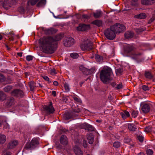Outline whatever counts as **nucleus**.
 Here are the masks:
<instances>
[{"instance_id": "nucleus-1", "label": "nucleus", "mask_w": 155, "mask_h": 155, "mask_svg": "<svg viewBox=\"0 0 155 155\" xmlns=\"http://www.w3.org/2000/svg\"><path fill=\"white\" fill-rule=\"evenodd\" d=\"M61 35H58L55 36H45L39 40V45L46 52L53 53L55 47L58 43V41L61 39Z\"/></svg>"}, {"instance_id": "nucleus-2", "label": "nucleus", "mask_w": 155, "mask_h": 155, "mask_svg": "<svg viewBox=\"0 0 155 155\" xmlns=\"http://www.w3.org/2000/svg\"><path fill=\"white\" fill-rule=\"evenodd\" d=\"M112 74L111 69L107 66H104L101 72L100 79L104 83H106L112 79Z\"/></svg>"}, {"instance_id": "nucleus-3", "label": "nucleus", "mask_w": 155, "mask_h": 155, "mask_svg": "<svg viewBox=\"0 0 155 155\" xmlns=\"http://www.w3.org/2000/svg\"><path fill=\"white\" fill-rule=\"evenodd\" d=\"M134 47L131 45H127L124 46V51L126 53L129 54L134 58H138L142 54L134 51Z\"/></svg>"}, {"instance_id": "nucleus-4", "label": "nucleus", "mask_w": 155, "mask_h": 155, "mask_svg": "<svg viewBox=\"0 0 155 155\" xmlns=\"http://www.w3.org/2000/svg\"><path fill=\"white\" fill-rule=\"evenodd\" d=\"M116 33L114 29L111 28V26L110 28L107 29L104 31V34L106 37L108 39L111 40L115 38Z\"/></svg>"}, {"instance_id": "nucleus-5", "label": "nucleus", "mask_w": 155, "mask_h": 155, "mask_svg": "<svg viewBox=\"0 0 155 155\" xmlns=\"http://www.w3.org/2000/svg\"><path fill=\"white\" fill-rule=\"evenodd\" d=\"M111 28L114 29L116 33H119L125 30L126 27L123 25L116 23L114 25L111 26Z\"/></svg>"}, {"instance_id": "nucleus-6", "label": "nucleus", "mask_w": 155, "mask_h": 155, "mask_svg": "<svg viewBox=\"0 0 155 155\" xmlns=\"http://www.w3.org/2000/svg\"><path fill=\"white\" fill-rule=\"evenodd\" d=\"M81 48L83 51L90 50L92 48L91 44L88 41H86L83 42L81 45Z\"/></svg>"}, {"instance_id": "nucleus-7", "label": "nucleus", "mask_w": 155, "mask_h": 155, "mask_svg": "<svg viewBox=\"0 0 155 155\" xmlns=\"http://www.w3.org/2000/svg\"><path fill=\"white\" fill-rule=\"evenodd\" d=\"M74 40L72 38H67L64 39L63 44L66 47H70L74 44Z\"/></svg>"}, {"instance_id": "nucleus-8", "label": "nucleus", "mask_w": 155, "mask_h": 155, "mask_svg": "<svg viewBox=\"0 0 155 155\" xmlns=\"http://www.w3.org/2000/svg\"><path fill=\"white\" fill-rule=\"evenodd\" d=\"M90 28L89 25L85 24H80L77 27V30L78 31H81L88 30Z\"/></svg>"}, {"instance_id": "nucleus-9", "label": "nucleus", "mask_w": 155, "mask_h": 155, "mask_svg": "<svg viewBox=\"0 0 155 155\" xmlns=\"http://www.w3.org/2000/svg\"><path fill=\"white\" fill-rule=\"evenodd\" d=\"M45 110L48 114H50L53 113L54 111V108L52 106L51 103H50L49 105L45 107Z\"/></svg>"}, {"instance_id": "nucleus-10", "label": "nucleus", "mask_w": 155, "mask_h": 155, "mask_svg": "<svg viewBox=\"0 0 155 155\" xmlns=\"http://www.w3.org/2000/svg\"><path fill=\"white\" fill-rule=\"evenodd\" d=\"M141 110L144 113H147L150 111V107L148 104H145L142 106Z\"/></svg>"}, {"instance_id": "nucleus-11", "label": "nucleus", "mask_w": 155, "mask_h": 155, "mask_svg": "<svg viewBox=\"0 0 155 155\" xmlns=\"http://www.w3.org/2000/svg\"><path fill=\"white\" fill-rule=\"evenodd\" d=\"M12 95L14 96H21L23 95V92L19 90H15L12 92Z\"/></svg>"}, {"instance_id": "nucleus-12", "label": "nucleus", "mask_w": 155, "mask_h": 155, "mask_svg": "<svg viewBox=\"0 0 155 155\" xmlns=\"http://www.w3.org/2000/svg\"><path fill=\"white\" fill-rule=\"evenodd\" d=\"M155 2V0H142L141 3L145 5H149L153 4Z\"/></svg>"}, {"instance_id": "nucleus-13", "label": "nucleus", "mask_w": 155, "mask_h": 155, "mask_svg": "<svg viewBox=\"0 0 155 155\" xmlns=\"http://www.w3.org/2000/svg\"><path fill=\"white\" fill-rule=\"evenodd\" d=\"M74 149L76 155H82L83 152L78 146H74Z\"/></svg>"}, {"instance_id": "nucleus-14", "label": "nucleus", "mask_w": 155, "mask_h": 155, "mask_svg": "<svg viewBox=\"0 0 155 155\" xmlns=\"http://www.w3.org/2000/svg\"><path fill=\"white\" fill-rule=\"evenodd\" d=\"M60 142L61 144H67L68 141L67 140V137L66 136L64 135L61 136L60 139Z\"/></svg>"}, {"instance_id": "nucleus-15", "label": "nucleus", "mask_w": 155, "mask_h": 155, "mask_svg": "<svg viewBox=\"0 0 155 155\" xmlns=\"http://www.w3.org/2000/svg\"><path fill=\"white\" fill-rule=\"evenodd\" d=\"M94 16L96 18L100 17L102 15V12L100 10L96 11L93 13Z\"/></svg>"}, {"instance_id": "nucleus-16", "label": "nucleus", "mask_w": 155, "mask_h": 155, "mask_svg": "<svg viewBox=\"0 0 155 155\" xmlns=\"http://www.w3.org/2000/svg\"><path fill=\"white\" fill-rule=\"evenodd\" d=\"M40 144L38 139L36 138H34L31 140L29 145H36Z\"/></svg>"}, {"instance_id": "nucleus-17", "label": "nucleus", "mask_w": 155, "mask_h": 155, "mask_svg": "<svg viewBox=\"0 0 155 155\" xmlns=\"http://www.w3.org/2000/svg\"><path fill=\"white\" fill-rule=\"evenodd\" d=\"M120 115L122 118L124 119L129 117L130 116L129 112L127 111H125L121 113Z\"/></svg>"}, {"instance_id": "nucleus-18", "label": "nucleus", "mask_w": 155, "mask_h": 155, "mask_svg": "<svg viewBox=\"0 0 155 155\" xmlns=\"http://www.w3.org/2000/svg\"><path fill=\"white\" fill-rule=\"evenodd\" d=\"M83 125L84 126V127H83V129H87L88 130H89L90 131H91L93 130V128H92V126L87 124L84 123L83 124Z\"/></svg>"}, {"instance_id": "nucleus-19", "label": "nucleus", "mask_w": 155, "mask_h": 155, "mask_svg": "<svg viewBox=\"0 0 155 155\" xmlns=\"http://www.w3.org/2000/svg\"><path fill=\"white\" fill-rule=\"evenodd\" d=\"M134 17L136 18L143 19L146 18V15L145 13H141L135 15Z\"/></svg>"}, {"instance_id": "nucleus-20", "label": "nucleus", "mask_w": 155, "mask_h": 155, "mask_svg": "<svg viewBox=\"0 0 155 155\" xmlns=\"http://www.w3.org/2000/svg\"><path fill=\"white\" fill-rule=\"evenodd\" d=\"M6 136L3 134H0V144L4 143L6 141Z\"/></svg>"}, {"instance_id": "nucleus-21", "label": "nucleus", "mask_w": 155, "mask_h": 155, "mask_svg": "<svg viewBox=\"0 0 155 155\" xmlns=\"http://www.w3.org/2000/svg\"><path fill=\"white\" fill-rule=\"evenodd\" d=\"M134 35V33L132 31H128L124 34L125 37L126 38H132Z\"/></svg>"}, {"instance_id": "nucleus-22", "label": "nucleus", "mask_w": 155, "mask_h": 155, "mask_svg": "<svg viewBox=\"0 0 155 155\" xmlns=\"http://www.w3.org/2000/svg\"><path fill=\"white\" fill-rule=\"evenodd\" d=\"M6 99V95L3 92L0 91V102H2Z\"/></svg>"}, {"instance_id": "nucleus-23", "label": "nucleus", "mask_w": 155, "mask_h": 155, "mask_svg": "<svg viewBox=\"0 0 155 155\" xmlns=\"http://www.w3.org/2000/svg\"><path fill=\"white\" fill-rule=\"evenodd\" d=\"M128 127L130 130L132 131H134L136 129L135 125L133 124H129Z\"/></svg>"}, {"instance_id": "nucleus-24", "label": "nucleus", "mask_w": 155, "mask_h": 155, "mask_svg": "<svg viewBox=\"0 0 155 155\" xmlns=\"http://www.w3.org/2000/svg\"><path fill=\"white\" fill-rule=\"evenodd\" d=\"M95 59L97 61L99 62L102 61L103 59L102 56L98 54L95 55Z\"/></svg>"}, {"instance_id": "nucleus-25", "label": "nucleus", "mask_w": 155, "mask_h": 155, "mask_svg": "<svg viewBox=\"0 0 155 155\" xmlns=\"http://www.w3.org/2000/svg\"><path fill=\"white\" fill-rule=\"evenodd\" d=\"M92 23L98 27L101 26L102 25V22L101 21L98 20H96L93 21L92 22Z\"/></svg>"}, {"instance_id": "nucleus-26", "label": "nucleus", "mask_w": 155, "mask_h": 155, "mask_svg": "<svg viewBox=\"0 0 155 155\" xmlns=\"http://www.w3.org/2000/svg\"><path fill=\"white\" fill-rule=\"evenodd\" d=\"M46 4L45 0H41L37 4L38 7H41L44 6Z\"/></svg>"}, {"instance_id": "nucleus-27", "label": "nucleus", "mask_w": 155, "mask_h": 155, "mask_svg": "<svg viewBox=\"0 0 155 155\" xmlns=\"http://www.w3.org/2000/svg\"><path fill=\"white\" fill-rule=\"evenodd\" d=\"M14 100L12 97H11L7 99V104L9 106H11L13 104Z\"/></svg>"}, {"instance_id": "nucleus-28", "label": "nucleus", "mask_w": 155, "mask_h": 155, "mask_svg": "<svg viewBox=\"0 0 155 155\" xmlns=\"http://www.w3.org/2000/svg\"><path fill=\"white\" fill-rule=\"evenodd\" d=\"M145 76L147 78L151 79L152 76L150 73L149 71H146L145 73Z\"/></svg>"}, {"instance_id": "nucleus-29", "label": "nucleus", "mask_w": 155, "mask_h": 155, "mask_svg": "<svg viewBox=\"0 0 155 155\" xmlns=\"http://www.w3.org/2000/svg\"><path fill=\"white\" fill-rule=\"evenodd\" d=\"M12 86H7L3 88V89L6 92H9L12 89Z\"/></svg>"}, {"instance_id": "nucleus-30", "label": "nucleus", "mask_w": 155, "mask_h": 155, "mask_svg": "<svg viewBox=\"0 0 155 155\" xmlns=\"http://www.w3.org/2000/svg\"><path fill=\"white\" fill-rule=\"evenodd\" d=\"M18 144V141L14 140L11 141L9 145H17Z\"/></svg>"}, {"instance_id": "nucleus-31", "label": "nucleus", "mask_w": 155, "mask_h": 155, "mask_svg": "<svg viewBox=\"0 0 155 155\" xmlns=\"http://www.w3.org/2000/svg\"><path fill=\"white\" fill-rule=\"evenodd\" d=\"M71 56L74 59H76L78 58L79 55L77 53H73L71 54Z\"/></svg>"}, {"instance_id": "nucleus-32", "label": "nucleus", "mask_w": 155, "mask_h": 155, "mask_svg": "<svg viewBox=\"0 0 155 155\" xmlns=\"http://www.w3.org/2000/svg\"><path fill=\"white\" fill-rule=\"evenodd\" d=\"M54 31V29L53 28L48 29L45 30L46 33L48 34L53 33Z\"/></svg>"}, {"instance_id": "nucleus-33", "label": "nucleus", "mask_w": 155, "mask_h": 155, "mask_svg": "<svg viewBox=\"0 0 155 155\" xmlns=\"http://www.w3.org/2000/svg\"><path fill=\"white\" fill-rule=\"evenodd\" d=\"M138 112L137 111H133L131 113L132 117L134 118L136 117L138 115Z\"/></svg>"}, {"instance_id": "nucleus-34", "label": "nucleus", "mask_w": 155, "mask_h": 155, "mask_svg": "<svg viewBox=\"0 0 155 155\" xmlns=\"http://www.w3.org/2000/svg\"><path fill=\"white\" fill-rule=\"evenodd\" d=\"M14 34L13 33H10L8 36L9 39L10 40H13L14 39Z\"/></svg>"}, {"instance_id": "nucleus-35", "label": "nucleus", "mask_w": 155, "mask_h": 155, "mask_svg": "<svg viewBox=\"0 0 155 155\" xmlns=\"http://www.w3.org/2000/svg\"><path fill=\"white\" fill-rule=\"evenodd\" d=\"M123 72V70L120 68H119L116 70V72L117 74H121Z\"/></svg>"}, {"instance_id": "nucleus-36", "label": "nucleus", "mask_w": 155, "mask_h": 155, "mask_svg": "<svg viewBox=\"0 0 155 155\" xmlns=\"http://www.w3.org/2000/svg\"><path fill=\"white\" fill-rule=\"evenodd\" d=\"M38 0H30L29 1L28 3H30L31 5H34L35 4Z\"/></svg>"}, {"instance_id": "nucleus-37", "label": "nucleus", "mask_w": 155, "mask_h": 155, "mask_svg": "<svg viewBox=\"0 0 155 155\" xmlns=\"http://www.w3.org/2000/svg\"><path fill=\"white\" fill-rule=\"evenodd\" d=\"M146 152L148 155H151L153 153L152 150L149 149H147Z\"/></svg>"}, {"instance_id": "nucleus-38", "label": "nucleus", "mask_w": 155, "mask_h": 155, "mask_svg": "<svg viewBox=\"0 0 155 155\" xmlns=\"http://www.w3.org/2000/svg\"><path fill=\"white\" fill-rule=\"evenodd\" d=\"M34 82H31L29 83L30 89L31 91H32L33 90L34 88Z\"/></svg>"}, {"instance_id": "nucleus-39", "label": "nucleus", "mask_w": 155, "mask_h": 155, "mask_svg": "<svg viewBox=\"0 0 155 155\" xmlns=\"http://www.w3.org/2000/svg\"><path fill=\"white\" fill-rule=\"evenodd\" d=\"M88 141L89 143L90 144H92L93 141V138L92 137H89V136H88L87 137Z\"/></svg>"}, {"instance_id": "nucleus-40", "label": "nucleus", "mask_w": 155, "mask_h": 155, "mask_svg": "<svg viewBox=\"0 0 155 155\" xmlns=\"http://www.w3.org/2000/svg\"><path fill=\"white\" fill-rule=\"evenodd\" d=\"M2 155H11V154L7 150H5L3 151Z\"/></svg>"}, {"instance_id": "nucleus-41", "label": "nucleus", "mask_w": 155, "mask_h": 155, "mask_svg": "<svg viewBox=\"0 0 155 155\" xmlns=\"http://www.w3.org/2000/svg\"><path fill=\"white\" fill-rule=\"evenodd\" d=\"M79 69L83 72H84L86 71L87 70V69L84 68L82 65L80 66Z\"/></svg>"}, {"instance_id": "nucleus-42", "label": "nucleus", "mask_w": 155, "mask_h": 155, "mask_svg": "<svg viewBox=\"0 0 155 155\" xmlns=\"http://www.w3.org/2000/svg\"><path fill=\"white\" fill-rule=\"evenodd\" d=\"M64 86L66 91H69L70 89L68 84H64Z\"/></svg>"}, {"instance_id": "nucleus-43", "label": "nucleus", "mask_w": 155, "mask_h": 155, "mask_svg": "<svg viewBox=\"0 0 155 155\" xmlns=\"http://www.w3.org/2000/svg\"><path fill=\"white\" fill-rule=\"evenodd\" d=\"M50 74L52 75H54L57 74V72L55 69L53 68L52 69H51L50 70Z\"/></svg>"}, {"instance_id": "nucleus-44", "label": "nucleus", "mask_w": 155, "mask_h": 155, "mask_svg": "<svg viewBox=\"0 0 155 155\" xmlns=\"http://www.w3.org/2000/svg\"><path fill=\"white\" fill-rule=\"evenodd\" d=\"M26 60L28 61H30L32 60L33 57L31 55H28L26 57Z\"/></svg>"}, {"instance_id": "nucleus-45", "label": "nucleus", "mask_w": 155, "mask_h": 155, "mask_svg": "<svg viewBox=\"0 0 155 155\" xmlns=\"http://www.w3.org/2000/svg\"><path fill=\"white\" fill-rule=\"evenodd\" d=\"M5 79V78L4 76L2 74H0V82H3Z\"/></svg>"}, {"instance_id": "nucleus-46", "label": "nucleus", "mask_w": 155, "mask_h": 155, "mask_svg": "<svg viewBox=\"0 0 155 155\" xmlns=\"http://www.w3.org/2000/svg\"><path fill=\"white\" fill-rule=\"evenodd\" d=\"M142 88L143 89V90L144 91H147L149 90V87L145 85H143L142 86Z\"/></svg>"}, {"instance_id": "nucleus-47", "label": "nucleus", "mask_w": 155, "mask_h": 155, "mask_svg": "<svg viewBox=\"0 0 155 155\" xmlns=\"http://www.w3.org/2000/svg\"><path fill=\"white\" fill-rule=\"evenodd\" d=\"M144 138V137L142 136H138V139L140 142H142L143 141Z\"/></svg>"}, {"instance_id": "nucleus-48", "label": "nucleus", "mask_w": 155, "mask_h": 155, "mask_svg": "<svg viewBox=\"0 0 155 155\" xmlns=\"http://www.w3.org/2000/svg\"><path fill=\"white\" fill-rule=\"evenodd\" d=\"M96 71V69L95 67H93L90 70V74H92Z\"/></svg>"}, {"instance_id": "nucleus-49", "label": "nucleus", "mask_w": 155, "mask_h": 155, "mask_svg": "<svg viewBox=\"0 0 155 155\" xmlns=\"http://www.w3.org/2000/svg\"><path fill=\"white\" fill-rule=\"evenodd\" d=\"M73 98L75 101L81 103V100L76 97H74Z\"/></svg>"}, {"instance_id": "nucleus-50", "label": "nucleus", "mask_w": 155, "mask_h": 155, "mask_svg": "<svg viewBox=\"0 0 155 155\" xmlns=\"http://www.w3.org/2000/svg\"><path fill=\"white\" fill-rule=\"evenodd\" d=\"M62 100L66 103L68 102V98L66 96H63L62 98Z\"/></svg>"}, {"instance_id": "nucleus-51", "label": "nucleus", "mask_w": 155, "mask_h": 155, "mask_svg": "<svg viewBox=\"0 0 155 155\" xmlns=\"http://www.w3.org/2000/svg\"><path fill=\"white\" fill-rule=\"evenodd\" d=\"M123 87V86L122 84H118L117 87V89H121V88H122Z\"/></svg>"}, {"instance_id": "nucleus-52", "label": "nucleus", "mask_w": 155, "mask_h": 155, "mask_svg": "<svg viewBox=\"0 0 155 155\" xmlns=\"http://www.w3.org/2000/svg\"><path fill=\"white\" fill-rule=\"evenodd\" d=\"M9 125L7 123H5V124L4 125V128L5 129H8L9 128Z\"/></svg>"}, {"instance_id": "nucleus-53", "label": "nucleus", "mask_w": 155, "mask_h": 155, "mask_svg": "<svg viewBox=\"0 0 155 155\" xmlns=\"http://www.w3.org/2000/svg\"><path fill=\"white\" fill-rule=\"evenodd\" d=\"M120 144V143L118 141L115 142L114 143V145H119Z\"/></svg>"}, {"instance_id": "nucleus-54", "label": "nucleus", "mask_w": 155, "mask_h": 155, "mask_svg": "<svg viewBox=\"0 0 155 155\" xmlns=\"http://www.w3.org/2000/svg\"><path fill=\"white\" fill-rule=\"evenodd\" d=\"M82 17L84 18L85 19H87L88 18V16L87 15H83Z\"/></svg>"}, {"instance_id": "nucleus-55", "label": "nucleus", "mask_w": 155, "mask_h": 155, "mask_svg": "<svg viewBox=\"0 0 155 155\" xmlns=\"http://www.w3.org/2000/svg\"><path fill=\"white\" fill-rule=\"evenodd\" d=\"M52 94L54 96H55L56 95V93L55 91H52Z\"/></svg>"}, {"instance_id": "nucleus-56", "label": "nucleus", "mask_w": 155, "mask_h": 155, "mask_svg": "<svg viewBox=\"0 0 155 155\" xmlns=\"http://www.w3.org/2000/svg\"><path fill=\"white\" fill-rule=\"evenodd\" d=\"M43 78L47 81H48L49 80V78L47 76H45L43 77Z\"/></svg>"}, {"instance_id": "nucleus-57", "label": "nucleus", "mask_w": 155, "mask_h": 155, "mask_svg": "<svg viewBox=\"0 0 155 155\" xmlns=\"http://www.w3.org/2000/svg\"><path fill=\"white\" fill-rule=\"evenodd\" d=\"M53 84L55 86H57L58 85V83L57 81H55L53 82Z\"/></svg>"}, {"instance_id": "nucleus-58", "label": "nucleus", "mask_w": 155, "mask_h": 155, "mask_svg": "<svg viewBox=\"0 0 155 155\" xmlns=\"http://www.w3.org/2000/svg\"><path fill=\"white\" fill-rule=\"evenodd\" d=\"M22 52H18L17 53V54L19 57H21L22 55Z\"/></svg>"}, {"instance_id": "nucleus-59", "label": "nucleus", "mask_w": 155, "mask_h": 155, "mask_svg": "<svg viewBox=\"0 0 155 155\" xmlns=\"http://www.w3.org/2000/svg\"><path fill=\"white\" fill-rule=\"evenodd\" d=\"M145 131V132H149V131H150V130H147V128H146L145 130H144Z\"/></svg>"}, {"instance_id": "nucleus-60", "label": "nucleus", "mask_w": 155, "mask_h": 155, "mask_svg": "<svg viewBox=\"0 0 155 155\" xmlns=\"http://www.w3.org/2000/svg\"><path fill=\"white\" fill-rule=\"evenodd\" d=\"M30 147H31V146H26V147H25V148H27V149H28L30 148Z\"/></svg>"}, {"instance_id": "nucleus-61", "label": "nucleus", "mask_w": 155, "mask_h": 155, "mask_svg": "<svg viewBox=\"0 0 155 155\" xmlns=\"http://www.w3.org/2000/svg\"><path fill=\"white\" fill-rule=\"evenodd\" d=\"M2 39V35H0V40H1Z\"/></svg>"}, {"instance_id": "nucleus-62", "label": "nucleus", "mask_w": 155, "mask_h": 155, "mask_svg": "<svg viewBox=\"0 0 155 155\" xmlns=\"http://www.w3.org/2000/svg\"><path fill=\"white\" fill-rule=\"evenodd\" d=\"M138 0H132V1L134 2H136L138 1Z\"/></svg>"}, {"instance_id": "nucleus-63", "label": "nucleus", "mask_w": 155, "mask_h": 155, "mask_svg": "<svg viewBox=\"0 0 155 155\" xmlns=\"http://www.w3.org/2000/svg\"><path fill=\"white\" fill-rule=\"evenodd\" d=\"M5 46L7 47V49H9V48H8V46L7 45H5Z\"/></svg>"}, {"instance_id": "nucleus-64", "label": "nucleus", "mask_w": 155, "mask_h": 155, "mask_svg": "<svg viewBox=\"0 0 155 155\" xmlns=\"http://www.w3.org/2000/svg\"><path fill=\"white\" fill-rule=\"evenodd\" d=\"M114 146L115 147V148H118L119 146Z\"/></svg>"}]
</instances>
